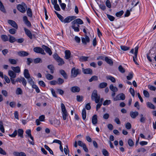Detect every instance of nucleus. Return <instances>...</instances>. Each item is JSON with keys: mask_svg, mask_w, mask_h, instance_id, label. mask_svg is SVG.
Listing matches in <instances>:
<instances>
[{"mask_svg": "<svg viewBox=\"0 0 156 156\" xmlns=\"http://www.w3.org/2000/svg\"><path fill=\"white\" fill-rule=\"evenodd\" d=\"M23 130L22 129H19L17 130H15L12 134H9V135L10 136L12 137H15L18 134V136H19L21 138H23Z\"/></svg>", "mask_w": 156, "mask_h": 156, "instance_id": "1", "label": "nucleus"}, {"mask_svg": "<svg viewBox=\"0 0 156 156\" xmlns=\"http://www.w3.org/2000/svg\"><path fill=\"white\" fill-rule=\"evenodd\" d=\"M91 99L92 101H94L96 103H98L100 101V96L98 94L97 91L94 90L92 93Z\"/></svg>", "mask_w": 156, "mask_h": 156, "instance_id": "2", "label": "nucleus"}, {"mask_svg": "<svg viewBox=\"0 0 156 156\" xmlns=\"http://www.w3.org/2000/svg\"><path fill=\"white\" fill-rule=\"evenodd\" d=\"M16 8L17 10L20 12L24 13L26 12L27 6L25 3L22 2L21 4L18 5H17Z\"/></svg>", "mask_w": 156, "mask_h": 156, "instance_id": "3", "label": "nucleus"}, {"mask_svg": "<svg viewBox=\"0 0 156 156\" xmlns=\"http://www.w3.org/2000/svg\"><path fill=\"white\" fill-rule=\"evenodd\" d=\"M62 111V118L63 120H66V119L67 116H68V113L66 107L64 104L62 103L61 104Z\"/></svg>", "mask_w": 156, "mask_h": 156, "instance_id": "4", "label": "nucleus"}, {"mask_svg": "<svg viewBox=\"0 0 156 156\" xmlns=\"http://www.w3.org/2000/svg\"><path fill=\"white\" fill-rule=\"evenodd\" d=\"M80 72L79 69H76L75 67H73L71 70V75L73 77H76L78 75L80 74Z\"/></svg>", "mask_w": 156, "mask_h": 156, "instance_id": "5", "label": "nucleus"}, {"mask_svg": "<svg viewBox=\"0 0 156 156\" xmlns=\"http://www.w3.org/2000/svg\"><path fill=\"white\" fill-rule=\"evenodd\" d=\"M33 50L34 52L36 53H41L43 55H45V53L44 52V50L40 47H35L34 48Z\"/></svg>", "mask_w": 156, "mask_h": 156, "instance_id": "6", "label": "nucleus"}, {"mask_svg": "<svg viewBox=\"0 0 156 156\" xmlns=\"http://www.w3.org/2000/svg\"><path fill=\"white\" fill-rule=\"evenodd\" d=\"M76 18L75 16H69L67 17L64 19L63 23H68L75 19Z\"/></svg>", "mask_w": 156, "mask_h": 156, "instance_id": "7", "label": "nucleus"}, {"mask_svg": "<svg viewBox=\"0 0 156 156\" xmlns=\"http://www.w3.org/2000/svg\"><path fill=\"white\" fill-rule=\"evenodd\" d=\"M125 98V94L123 93H121L114 98L113 100L114 101H117L120 100H124Z\"/></svg>", "mask_w": 156, "mask_h": 156, "instance_id": "8", "label": "nucleus"}, {"mask_svg": "<svg viewBox=\"0 0 156 156\" xmlns=\"http://www.w3.org/2000/svg\"><path fill=\"white\" fill-rule=\"evenodd\" d=\"M50 123L56 127H58L60 124V121L56 119H54L53 120H51Z\"/></svg>", "mask_w": 156, "mask_h": 156, "instance_id": "9", "label": "nucleus"}, {"mask_svg": "<svg viewBox=\"0 0 156 156\" xmlns=\"http://www.w3.org/2000/svg\"><path fill=\"white\" fill-rule=\"evenodd\" d=\"M81 41L82 43L85 45H86L87 43L90 42V38L86 34L85 36V37H81Z\"/></svg>", "mask_w": 156, "mask_h": 156, "instance_id": "10", "label": "nucleus"}, {"mask_svg": "<svg viewBox=\"0 0 156 156\" xmlns=\"http://www.w3.org/2000/svg\"><path fill=\"white\" fill-rule=\"evenodd\" d=\"M8 23L16 29H18V25L15 21L9 20H8Z\"/></svg>", "mask_w": 156, "mask_h": 156, "instance_id": "11", "label": "nucleus"}, {"mask_svg": "<svg viewBox=\"0 0 156 156\" xmlns=\"http://www.w3.org/2000/svg\"><path fill=\"white\" fill-rule=\"evenodd\" d=\"M82 71L84 74H89L92 75L93 74L92 70L90 68L84 69V68H82Z\"/></svg>", "mask_w": 156, "mask_h": 156, "instance_id": "12", "label": "nucleus"}, {"mask_svg": "<svg viewBox=\"0 0 156 156\" xmlns=\"http://www.w3.org/2000/svg\"><path fill=\"white\" fill-rule=\"evenodd\" d=\"M23 20L25 24L27 27H30L31 26L30 22L28 20L27 17L26 16H24L23 17Z\"/></svg>", "mask_w": 156, "mask_h": 156, "instance_id": "13", "label": "nucleus"}, {"mask_svg": "<svg viewBox=\"0 0 156 156\" xmlns=\"http://www.w3.org/2000/svg\"><path fill=\"white\" fill-rule=\"evenodd\" d=\"M24 30L26 34L30 39H32L33 38V36L30 31L25 27L24 28Z\"/></svg>", "mask_w": 156, "mask_h": 156, "instance_id": "14", "label": "nucleus"}, {"mask_svg": "<svg viewBox=\"0 0 156 156\" xmlns=\"http://www.w3.org/2000/svg\"><path fill=\"white\" fill-rule=\"evenodd\" d=\"M42 48L45 50L47 53H48L50 55H51L52 54V52L50 48L45 45H43Z\"/></svg>", "mask_w": 156, "mask_h": 156, "instance_id": "15", "label": "nucleus"}, {"mask_svg": "<svg viewBox=\"0 0 156 156\" xmlns=\"http://www.w3.org/2000/svg\"><path fill=\"white\" fill-rule=\"evenodd\" d=\"M17 54L20 56L25 57L29 55V53L25 51H21L18 52H17Z\"/></svg>", "mask_w": 156, "mask_h": 156, "instance_id": "16", "label": "nucleus"}, {"mask_svg": "<svg viewBox=\"0 0 156 156\" xmlns=\"http://www.w3.org/2000/svg\"><path fill=\"white\" fill-rule=\"evenodd\" d=\"M83 21L80 19H76L71 22L72 24H83Z\"/></svg>", "mask_w": 156, "mask_h": 156, "instance_id": "17", "label": "nucleus"}, {"mask_svg": "<svg viewBox=\"0 0 156 156\" xmlns=\"http://www.w3.org/2000/svg\"><path fill=\"white\" fill-rule=\"evenodd\" d=\"M12 70L16 74L19 73L21 72L20 68V67L17 66L16 67L12 66L11 67Z\"/></svg>", "mask_w": 156, "mask_h": 156, "instance_id": "18", "label": "nucleus"}, {"mask_svg": "<svg viewBox=\"0 0 156 156\" xmlns=\"http://www.w3.org/2000/svg\"><path fill=\"white\" fill-rule=\"evenodd\" d=\"M8 73L10 78H15L16 77V74L13 70H9Z\"/></svg>", "mask_w": 156, "mask_h": 156, "instance_id": "19", "label": "nucleus"}, {"mask_svg": "<svg viewBox=\"0 0 156 156\" xmlns=\"http://www.w3.org/2000/svg\"><path fill=\"white\" fill-rule=\"evenodd\" d=\"M71 91L73 93L79 92L80 89L79 87L77 86H74L72 87L70 89Z\"/></svg>", "mask_w": 156, "mask_h": 156, "instance_id": "20", "label": "nucleus"}, {"mask_svg": "<svg viewBox=\"0 0 156 156\" xmlns=\"http://www.w3.org/2000/svg\"><path fill=\"white\" fill-rule=\"evenodd\" d=\"M71 52L69 50H66L65 51V58L66 59H69L70 57Z\"/></svg>", "mask_w": 156, "mask_h": 156, "instance_id": "21", "label": "nucleus"}, {"mask_svg": "<svg viewBox=\"0 0 156 156\" xmlns=\"http://www.w3.org/2000/svg\"><path fill=\"white\" fill-rule=\"evenodd\" d=\"M92 122L94 125H95L97 123V116L96 115H94L92 118Z\"/></svg>", "mask_w": 156, "mask_h": 156, "instance_id": "22", "label": "nucleus"}, {"mask_svg": "<svg viewBox=\"0 0 156 156\" xmlns=\"http://www.w3.org/2000/svg\"><path fill=\"white\" fill-rule=\"evenodd\" d=\"M23 75L27 79L29 78L30 75L29 74V70L27 69H25L24 70Z\"/></svg>", "mask_w": 156, "mask_h": 156, "instance_id": "23", "label": "nucleus"}, {"mask_svg": "<svg viewBox=\"0 0 156 156\" xmlns=\"http://www.w3.org/2000/svg\"><path fill=\"white\" fill-rule=\"evenodd\" d=\"M27 12L28 16L32 17L33 16V13L31 9L30 8H27Z\"/></svg>", "mask_w": 156, "mask_h": 156, "instance_id": "24", "label": "nucleus"}, {"mask_svg": "<svg viewBox=\"0 0 156 156\" xmlns=\"http://www.w3.org/2000/svg\"><path fill=\"white\" fill-rule=\"evenodd\" d=\"M138 112H137L135 111L134 112H130V114L132 118L135 119L138 115Z\"/></svg>", "mask_w": 156, "mask_h": 156, "instance_id": "25", "label": "nucleus"}, {"mask_svg": "<svg viewBox=\"0 0 156 156\" xmlns=\"http://www.w3.org/2000/svg\"><path fill=\"white\" fill-rule=\"evenodd\" d=\"M105 60L106 62L107 63L109 64L110 65H112L113 62L112 60L110 58H109L107 57H105Z\"/></svg>", "mask_w": 156, "mask_h": 156, "instance_id": "26", "label": "nucleus"}, {"mask_svg": "<svg viewBox=\"0 0 156 156\" xmlns=\"http://www.w3.org/2000/svg\"><path fill=\"white\" fill-rule=\"evenodd\" d=\"M59 72L65 79H67L68 78L67 74L64 70L62 69L60 70L59 71Z\"/></svg>", "mask_w": 156, "mask_h": 156, "instance_id": "27", "label": "nucleus"}, {"mask_svg": "<svg viewBox=\"0 0 156 156\" xmlns=\"http://www.w3.org/2000/svg\"><path fill=\"white\" fill-rule=\"evenodd\" d=\"M48 68L50 70V73L51 74H53L54 73V70H55V68L54 66L52 65H50L48 66Z\"/></svg>", "mask_w": 156, "mask_h": 156, "instance_id": "28", "label": "nucleus"}, {"mask_svg": "<svg viewBox=\"0 0 156 156\" xmlns=\"http://www.w3.org/2000/svg\"><path fill=\"white\" fill-rule=\"evenodd\" d=\"M107 85V83L105 82H102L100 83L98 86L100 88H103L105 87Z\"/></svg>", "mask_w": 156, "mask_h": 156, "instance_id": "29", "label": "nucleus"}, {"mask_svg": "<svg viewBox=\"0 0 156 156\" xmlns=\"http://www.w3.org/2000/svg\"><path fill=\"white\" fill-rule=\"evenodd\" d=\"M0 10L2 12L4 13L6 12V11L4 6L1 1H0Z\"/></svg>", "mask_w": 156, "mask_h": 156, "instance_id": "30", "label": "nucleus"}, {"mask_svg": "<svg viewBox=\"0 0 156 156\" xmlns=\"http://www.w3.org/2000/svg\"><path fill=\"white\" fill-rule=\"evenodd\" d=\"M147 105L148 108L151 109H154L155 108L154 105L151 102H147Z\"/></svg>", "mask_w": 156, "mask_h": 156, "instance_id": "31", "label": "nucleus"}, {"mask_svg": "<svg viewBox=\"0 0 156 156\" xmlns=\"http://www.w3.org/2000/svg\"><path fill=\"white\" fill-rule=\"evenodd\" d=\"M72 26L71 27L74 30V31L75 32H78L80 31V29L79 28H78V27H76V24H72Z\"/></svg>", "mask_w": 156, "mask_h": 156, "instance_id": "32", "label": "nucleus"}, {"mask_svg": "<svg viewBox=\"0 0 156 156\" xmlns=\"http://www.w3.org/2000/svg\"><path fill=\"white\" fill-rule=\"evenodd\" d=\"M82 117L83 120L85 119L86 117V112L85 108H83L82 111Z\"/></svg>", "mask_w": 156, "mask_h": 156, "instance_id": "33", "label": "nucleus"}, {"mask_svg": "<svg viewBox=\"0 0 156 156\" xmlns=\"http://www.w3.org/2000/svg\"><path fill=\"white\" fill-rule=\"evenodd\" d=\"M110 89L113 92H116L118 90L117 88L113 86V84H111L109 87Z\"/></svg>", "mask_w": 156, "mask_h": 156, "instance_id": "34", "label": "nucleus"}, {"mask_svg": "<svg viewBox=\"0 0 156 156\" xmlns=\"http://www.w3.org/2000/svg\"><path fill=\"white\" fill-rule=\"evenodd\" d=\"M106 78L107 80H110L112 82L115 83V79L113 77L108 76H106Z\"/></svg>", "mask_w": 156, "mask_h": 156, "instance_id": "35", "label": "nucleus"}, {"mask_svg": "<svg viewBox=\"0 0 156 156\" xmlns=\"http://www.w3.org/2000/svg\"><path fill=\"white\" fill-rule=\"evenodd\" d=\"M9 41L10 43H13L16 41V39L14 37L10 35H9Z\"/></svg>", "mask_w": 156, "mask_h": 156, "instance_id": "36", "label": "nucleus"}, {"mask_svg": "<svg viewBox=\"0 0 156 156\" xmlns=\"http://www.w3.org/2000/svg\"><path fill=\"white\" fill-rule=\"evenodd\" d=\"M133 77V73L132 72H130L128 75L126 76L127 79L128 80H130L132 79Z\"/></svg>", "mask_w": 156, "mask_h": 156, "instance_id": "37", "label": "nucleus"}, {"mask_svg": "<svg viewBox=\"0 0 156 156\" xmlns=\"http://www.w3.org/2000/svg\"><path fill=\"white\" fill-rule=\"evenodd\" d=\"M45 77L48 80H51L53 79V76L51 74L48 73L45 74Z\"/></svg>", "mask_w": 156, "mask_h": 156, "instance_id": "38", "label": "nucleus"}, {"mask_svg": "<svg viewBox=\"0 0 156 156\" xmlns=\"http://www.w3.org/2000/svg\"><path fill=\"white\" fill-rule=\"evenodd\" d=\"M57 61L58 63V65L59 66H61L64 64L65 62L63 59L59 58L58 59Z\"/></svg>", "mask_w": 156, "mask_h": 156, "instance_id": "39", "label": "nucleus"}, {"mask_svg": "<svg viewBox=\"0 0 156 156\" xmlns=\"http://www.w3.org/2000/svg\"><path fill=\"white\" fill-rule=\"evenodd\" d=\"M1 38L4 41H6L8 40L7 36L5 35H2L1 36Z\"/></svg>", "mask_w": 156, "mask_h": 156, "instance_id": "40", "label": "nucleus"}, {"mask_svg": "<svg viewBox=\"0 0 156 156\" xmlns=\"http://www.w3.org/2000/svg\"><path fill=\"white\" fill-rule=\"evenodd\" d=\"M98 80V77L96 76H93L89 79V81L90 82H91L93 81L97 80Z\"/></svg>", "mask_w": 156, "mask_h": 156, "instance_id": "41", "label": "nucleus"}, {"mask_svg": "<svg viewBox=\"0 0 156 156\" xmlns=\"http://www.w3.org/2000/svg\"><path fill=\"white\" fill-rule=\"evenodd\" d=\"M8 60L9 62L11 64H16L17 63V61L14 59L9 58Z\"/></svg>", "mask_w": 156, "mask_h": 156, "instance_id": "42", "label": "nucleus"}, {"mask_svg": "<svg viewBox=\"0 0 156 156\" xmlns=\"http://www.w3.org/2000/svg\"><path fill=\"white\" fill-rule=\"evenodd\" d=\"M44 147L47 150L49 151L50 154L52 155L53 154V151L48 145H44Z\"/></svg>", "mask_w": 156, "mask_h": 156, "instance_id": "43", "label": "nucleus"}, {"mask_svg": "<svg viewBox=\"0 0 156 156\" xmlns=\"http://www.w3.org/2000/svg\"><path fill=\"white\" fill-rule=\"evenodd\" d=\"M88 58V57H86L84 56H82L80 57V61L82 62H85L87 60V59Z\"/></svg>", "mask_w": 156, "mask_h": 156, "instance_id": "44", "label": "nucleus"}, {"mask_svg": "<svg viewBox=\"0 0 156 156\" xmlns=\"http://www.w3.org/2000/svg\"><path fill=\"white\" fill-rule=\"evenodd\" d=\"M119 70L122 73H124L125 72V69L121 66L120 65L118 67Z\"/></svg>", "mask_w": 156, "mask_h": 156, "instance_id": "45", "label": "nucleus"}, {"mask_svg": "<svg viewBox=\"0 0 156 156\" xmlns=\"http://www.w3.org/2000/svg\"><path fill=\"white\" fill-rule=\"evenodd\" d=\"M132 11V8L130 9L129 10H127L124 14L125 17L129 16L130 14V12Z\"/></svg>", "mask_w": 156, "mask_h": 156, "instance_id": "46", "label": "nucleus"}, {"mask_svg": "<svg viewBox=\"0 0 156 156\" xmlns=\"http://www.w3.org/2000/svg\"><path fill=\"white\" fill-rule=\"evenodd\" d=\"M138 46H136L135 48V53H134V56H133V57H134L136 59L137 57V53H138Z\"/></svg>", "mask_w": 156, "mask_h": 156, "instance_id": "47", "label": "nucleus"}, {"mask_svg": "<svg viewBox=\"0 0 156 156\" xmlns=\"http://www.w3.org/2000/svg\"><path fill=\"white\" fill-rule=\"evenodd\" d=\"M32 87L33 88L35 89L37 93H39L40 92V90L39 89L38 87L36 85H33Z\"/></svg>", "mask_w": 156, "mask_h": 156, "instance_id": "48", "label": "nucleus"}, {"mask_svg": "<svg viewBox=\"0 0 156 156\" xmlns=\"http://www.w3.org/2000/svg\"><path fill=\"white\" fill-rule=\"evenodd\" d=\"M143 94L144 96L146 98H148L150 97V94L147 91L144 90L143 91Z\"/></svg>", "mask_w": 156, "mask_h": 156, "instance_id": "49", "label": "nucleus"}, {"mask_svg": "<svg viewBox=\"0 0 156 156\" xmlns=\"http://www.w3.org/2000/svg\"><path fill=\"white\" fill-rule=\"evenodd\" d=\"M16 94L17 95L21 94H22V91L20 88H17L16 91Z\"/></svg>", "mask_w": 156, "mask_h": 156, "instance_id": "50", "label": "nucleus"}, {"mask_svg": "<svg viewBox=\"0 0 156 156\" xmlns=\"http://www.w3.org/2000/svg\"><path fill=\"white\" fill-rule=\"evenodd\" d=\"M124 13V12L123 10H121L119 12H116L115 13V15L117 17H120Z\"/></svg>", "mask_w": 156, "mask_h": 156, "instance_id": "51", "label": "nucleus"}, {"mask_svg": "<svg viewBox=\"0 0 156 156\" xmlns=\"http://www.w3.org/2000/svg\"><path fill=\"white\" fill-rule=\"evenodd\" d=\"M102 153L103 155L105 156H108L109 153L105 149H103L102 151Z\"/></svg>", "mask_w": 156, "mask_h": 156, "instance_id": "52", "label": "nucleus"}, {"mask_svg": "<svg viewBox=\"0 0 156 156\" xmlns=\"http://www.w3.org/2000/svg\"><path fill=\"white\" fill-rule=\"evenodd\" d=\"M120 48L121 49L124 51H126L129 49V47L125 46H121Z\"/></svg>", "mask_w": 156, "mask_h": 156, "instance_id": "53", "label": "nucleus"}, {"mask_svg": "<svg viewBox=\"0 0 156 156\" xmlns=\"http://www.w3.org/2000/svg\"><path fill=\"white\" fill-rule=\"evenodd\" d=\"M148 88L151 90L155 91L156 90V87L151 85H148Z\"/></svg>", "mask_w": 156, "mask_h": 156, "instance_id": "54", "label": "nucleus"}, {"mask_svg": "<svg viewBox=\"0 0 156 156\" xmlns=\"http://www.w3.org/2000/svg\"><path fill=\"white\" fill-rule=\"evenodd\" d=\"M34 62L35 64H37L40 62H41V59L40 58H37L34 59Z\"/></svg>", "mask_w": 156, "mask_h": 156, "instance_id": "55", "label": "nucleus"}, {"mask_svg": "<svg viewBox=\"0 0 156 156\" xmlns=\"http://www.w3.org/2000/svg\"><path fill=\"white\" fill-rule=\"evenodd\" d=\"M57 82H58L57 84L59 85H61L64 83V81L63 79L60 78H58Z\"/></svg>", "mask_w": 156, "mask_h": 156, "instance_id": "56", "label": "nucleus"}, {"mask_svg": "<svg viewBox=\"0 0 156 156\" xmlns=\"http://www.w3.org/2000/svg\"><path fill=\"white\" fill-rule=\"evenodd\" d=\"M0 130L3 133H4L5 132L4 128L2 122H0Z\"/></svg>", "mask_w": 156, "mask_h": 156, "instance_id": "57", "label": "nucleus"}, {"mask_svg": "<svg viewBox=\"0 0 156 156\" xmlns=\"http://www.w3.org/2000/svg\"><path fill=\"white\" fill-rule=\"evenodd\" d=\"M111 103V101L110 100H106L104 101L103 103V105L104 106L106 105H108L109 104H110Z\"/></svg>", "mask_w": 156, "mask_h": 156, "instance_id": "58", "label": "nucleus"}, {"mask_svg": "<svg viewBox=\"0 0 156 156\" xmlns=\"http://www.w3.org/2000/svg\"><path fill=\"white\" fill-rule=\"evenodd\" d=\"M77 144L79 146L82 147H83L84 145H86L85 144L83 143L80 140H79L78 141Z\"/></svg>", "mask_w": 156, "mask_h": 156, "instance_id": "59", "label": "nucleus"}, {"mask_svg": "<svg viewBox=\"0 0 156 156\" xmlns=\"http://www.w3.org/2000/svg\"><path fill=\"white\" fill-rule=\"evenodd\" d=\"M21 82H22V84L25 87L26 86L27 83V81L25 79L24 77H22V80Z\"/></svg>", "mask_w": 156, "mask_h": 156, "instance_id": "60", "label": "nucleus"}, {"mask_svg": "<svg viewBox=\"0 0 156 156\" xmlns=\"http://www.w3.org/2000/svg\"><path fill=\"white\" fill-rule=\"evenodd\" d=\"M50 90H51V93L52 94L53 96L57 98V95L55 93V90H54V89L53 88H51L50 89Z\"/></svg>", "mask_w": 156, "mask_h": 156, "instance_id": "61", "label": "nucleus"}, {"mask_svg": "<svg viewBox=\"0 0 156 156\" xmlns=\"http://www.w3.org/2000/svg\"><path fill=\"white\" fill-rule=\"evenodd\" d=\"M54 8L55 9L58 11H60L61 10L58 4H56L54 5Z\"/></svg>", "mask_w": 156, "mask_h": 156, "instance_id": "62", "label": "nucleus"}, {"mask_svg": "<svg viewBox=\"0 0 156 156\" xmlns=\"http://www.w3.org/2000/svg\"><path fill=\"white\" fill-rule=\"evenodd\" d=\"M128 143L130 147H132L134 145L133 142L131 139H129L128 140Z\"/></svg>", "mask_w": 156, "mask_h": 156, "instance_id": "63", "label": "nucleus"}, {"mask_svg": "<svg viewBox=\"0 0 156 156\" xmlns=\"http://www.w3.org/2000/svg\"><path fill=\"white\" fill-rule=\"evenodd\" d=\"M107 16L109 20L112 21H114L115 19L114 16L108 14H107Z\"/></svg>", "mask_w": 156, "mask_h": 156, "instance_id": "64", "label": "nucleus"}]
</instances>
